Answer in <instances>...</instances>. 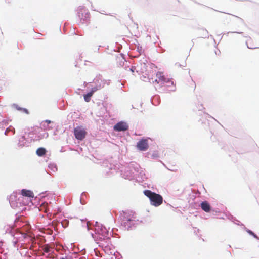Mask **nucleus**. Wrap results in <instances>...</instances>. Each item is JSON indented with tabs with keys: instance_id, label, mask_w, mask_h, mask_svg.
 Segmentation results:
<instances>
[{
	"instance_id": "obj_1",
	"label": "nucleus",
	"mask_w": 259,
	"mask_h": 259,
	"mask_svg": "<svg viewBox=\"0 0 259 259\" xmlns=\"http://www.w3.org/2000/svg\"><path fill=\"white\" fill-rule=\"evenodd\" d=\"M152 83L156 89L159 87L173 85V81L165 77L163 72H157L155 75L151 78Z\"/></svg>"
},
{
	"instance_id": "obj_2",
	"label": "nucleus",
	"mask_w": 259,
	"mask_h": 259,
	"mask_svg": "<svg viewBox=\"0 0 259 259\" xmlns=\"http://www.w3.org/2000/svg\"><path fill=\"white\" fill-rule=\"evenodd\" d=\"M143 193L144 195L149 199L152 205L155 207H158L162 204L163 202V197L160 194L152 192L149 190H146Z\"/></svg>"
},
{
	"instance_id": "obj_3",
	"label": "nucleus",
	"mask_w": 259,
	"mask_h": 259,
	"mask_svg": "<svg viewBox=\"0 0 259 259\" xmlns=\"http://www.w3.org/2000/svg\"><path fill=\"white\" fill-rule=\"evenodd\" d=\"M77 12L78 17L81 23L84 24L90 20V12L84 6L78 7L77 9Z\"/></svg>"
},
{
	"instance_id": "obj_4",
	"label": "nucleus",
	"mask_w": 259,
	"mask_h": 259,
	"mask_svg": "<svg viewBox=\"0 0 259 259\" xmlns=\"http://www.w3.org/2000/svg\"><path fill=\"white\" fill-rule=\"evenodd\" d=\"M74 133L75 138L79 140H82L85 138L87 134L85 130L81 126H77L75 128Z\"/></svg>"
},
{
	"instance_id": "obj_5",
	"label": "nucleus",
	"mask_w": 259,
	"mask_h": 259,
	"mask_svg": "<svg viewBox=\"0 0 259 259\" xmlns=\"http://www.w3.org/2000/svg\"><path fill=\"white\" fill-rule=\"evenodd\" d=\"M137 148L140 151H146L149 147L148 140L147 139H142L137 144Z\"/></svg>"
},
{
	"instance_id": "obj_6",
	"label": "nucleus",
	"mask_w": 259,
	"mask_h": 259,
	"mask_svg": "<svg viewBox=\"0 0 259 259\" xmlns=\"http://www.w3.org/2000/svg\"><path fill=\"white\" fill-rule=\"evenodd\" d=\"M128 128L126 123L124 122H119L116 124L114 126V130L116 131H125Z\"/></svg>"
},
{
	"instance_id": "obj_7",
	"label": "nucleus",
	"mask_w": 259,
	"mask_h": 259,
	"mask_svg": "<svg viewBox=\"0 0 259 259\" xmlns=\"http://www.w3.org/2000/svg\"><path fill=\"white\" fill-rule=\"evenodd\" d=\"M200 206L202 209L206 212H209L211 210V206L209 203L206 201H203L201 203Z\"/></svg>"
},
{
	"instance_id": "obj_8",
	"label": "nucleus",
	"mask_w": 259,
	"mask_h": 259,
	"mask_svg": "<svg viewBox=\"0 0 259 259\" xmlns=\"http://www.w3.org/2000/svg\"><path fill=\"white\" fill-rule=\"evenodd\" d=\"M21 193L24 196H26V197H34L33 193L30 190L23 189L21 190Z\"/></svg>"
},
{
	"instance_id": "obj_9",
	"label": "nucleus",
	"mask_w": 259,
	"mask_h": 259,
	"mask_svg": "<svg viewBox=\"0 0 259 259\" xmlns=\"http://www.w3.org/2000/svg\"><path fill=\"white\" fill-rule=\"evenodd\" d=\"M46 150L44 148H39L36 150V154L39 156H42L45 155Z\"/></svg>"
},
{
	"instance_id": "obj_10",
	"label": "nucleus",
	"mask_w": 259,
	"mask_h": 259,
	"mask_svg": "<svg viewBox=\"0 0 259 259\" xmlns=\"http://www.w3.org/2000/svg\"><path fill=\"white\" fill-rule=\"evenodd\" d=\"M93 96L92 93L89 92L88 94L84 95V99L85 102H89L90 101L91 97Z\"/></svg>"
},
{
	"instance_id": "obj_11",
	"label": "nucleus",
	"mask_w": 259,
	"mask_h": 259,
	"mask_svg": "<svg viewBox=\"0 0 259 259\" xmlns=\"http://www.w3.org/2000/svg\"><path fill=\"white\" fill-rule=\"evenodd\" d=\"M101 231H102L101 233V235L102 237H100V238L104 239L105 237H107L108 232L105 228H104L103 230L101 229Z\"/></svg>"
},
{
	"instance_id": "obj_12",
	"label": "nucleus",
	"mask_w": 259,
	"mask_h": 259,
	"mask_svg": "<svg viewBox=\"0 0 259 259\" xmlns=\"http://www.w3.org/2000/svg\"><path fill=\"white\" fill-rule=\"evenodd\" d=\"M50 246L48 244H45L43 247V250L45 252L48 253L50 251Z\"/></svg>"
},
{
	"instance_id": "obj_13",
	"label": "nucleus",
	"mask_w": 259,
	"mask_h": 259,
	"mask_svg": "<svg viewBox=\"0 0 259 259\" xmlns=\"http://www.w3.org/2000/svg\"><path fill=\"white\" fill-rule=\"evenodd\" d=\"M117 61H119L120 62L119 65L120 66H122L124 63V59L121 57H117L116 58Z\"/></svg>"
},
{
	"instance_id": "obj_14",
	"label": "nucleus",
	"mask_w": 259,
	"mask_h": 259,
	"mask_svg": "<svg viewBox=\"0 0 259 259\" xmlns=\"http://www.w3.org/2000/svg\"><path fill=\"white\" fill-rule=\"evenodd\" d=\"M98 88L97 87H94L92 89V90L90 92L91 93H92V94H93V93L94 92H95L96 91H97L98 90Z\"/></svg>"
},
{
	"instance_id": "obj_15",
	"label": "nucleus",
	"mask_w": 259,
	"mask_h": 259,
	"mask_svg": "<svg viewBox=\"0 0 259 259\" xmlns=\"http://www.w3.org/2000/svg\"><path fill=\"white\" fill-rule=\"evenodd\" d=\"M45 122L48 123H51V121L50 120H46L45 121Z\"/></svg>"
},
{
	"instance_id": "obj_16",
	"label": "nucleus",
	"mask_w": 259,
	"mask_h": 259,
	"mask_svg": "<svg viewBox=\"0 0 259 259\" xmlns=\"http://www.w3.org/2000/svg\"><path fill=\"white\" fill-rule=\"evenodd\" d=\"M96 231H97V233H98V234H100V233L99 232V231L97 229H96Z\"/></svg>"
},
{
	"instance_id": "obj_17",
	"label": "nucleus",
	"mask_w": 259,
	"mask_h": 259,
	"mask_svg": "<svg viewBox=\"0 0 259 259\" xmlns=\"http://www.w3.org/2000/svg\"><path fill=\"white\" fill-rule=\"evenodd\" d=\"M127 221H131V219H128L127 220Z\"/></svg>"
},
{
	"instance_id": "obj_18",
	"label": "nucleus",
	"mask_w": 259,
	"mask_h": 259,
	"mask_svg": "<svg viewBox=\"0 0 259 259\" xmlns=\"http://www.w3.org/2000/svg\"><path fill=\"white\" fill-rule=\"evenodd\" d=\"M130 70L132 71V72H134V70L132 68H131Z\"/></svg>"
}]
</instances>
